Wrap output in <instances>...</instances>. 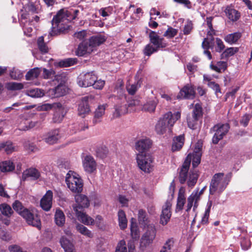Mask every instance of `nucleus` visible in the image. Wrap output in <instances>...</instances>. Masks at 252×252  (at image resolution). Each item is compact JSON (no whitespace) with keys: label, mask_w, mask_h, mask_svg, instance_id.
Segmentation results:
<instances>
[{"label":"nucleus","mask_w":252,"mask_h":252,"mask_svg":"<svg viewBox=\"0 0 252 252\" xmlns=\"http://www.w3.org/2000/svg\"><path fill=\"white\" fill-rule=\"evenodd\" d=\"M72 12L66 9H60L52 20L51 31L50 34L55 35L67 29L69 21L75 19V16L71 15Z\"/></svg>","instance_id":"1"},{"label":"nucleus","mask_w":252,"mask_h":252,"mask_svg":"<svg viewBox=\"0 0 252 252\" xmlns=\"http://www.w3.org/2000/svg\"><path fill=\"white\" fill-rule=\"evenodd\" d=\"M75 201L76 203L72 207L78 220L85 225H93L94 219L84 212V209L88 208L90 205L88 197L83 194H78L75 196Z\"/></svg>","instance_id":"2"},{"label":"nucleus","mask_w":252,"mask_h":252,"mask_svg":"<svg viewBox=\"0 0 252 252\" xmlns=\"http://www.w3.org/2000/svg\"><path fill=\"white\" fill-rule=\"evenodd\" d=\"M181 117V113L177 111L174 114L168 112L159 119L156 125L155 129L158 134H164L167 130L171 131V127Z\"/></svg>","instance_id":"3"},{"label":"nucleus","mask_w":252,"mask_h":252,"mask_svg":"<svg viewBox=\"0 0 252 252\" xmlns=\"http://www.w3.org/2000/svg\"><path fill=\"white\" fill-rule=\"evenodd\" d=\"M230 178V174H214L210 185V194L213 195L217 190L219 193H221L227 187Z\"/></svg>","instance_id":"4"},{"label":"nucleus","mask_w":252,"mask_h":252,"mask_svg":"<svg viewBox=\"0 0 252 252\" xmlns=\"http://www.w3.org/2000/svg\"><path fill=\"white\" fill-rule=\"evenodd\" d=\"M149 37L150 41L153 45L149 44L146 46L144 50V53L145 55L149 56L153 53L158 51L159 49L164 48L167 45L164 39L160 38L154 31H151L149 33Z\"/></svg>","instance_id":"5"},{"label":"nucleus","mask_w":252,"mask_h":252,"mask_svg":"<svg viewBox=\"0 0 252 252\" xmlns=\"http://www.w3.org/2000/svg\"><path fill=\"white\" fill-rule=\"evenodd\" d=\"M138 167L145 173H150L154 171V159L150 154H136Z\"/></svg>","instance_id":"6"},{"label":"nucleus","mask_w":252,"mask_h":252,"mask_svg":"<svg viewBox=\"0 0 252 252\" xmlns=\"http://www.w3.org/2000/svg\"><path fill=\"white\" fill-rule=\"evenodd\" d=\"M20 216L25 220L29 225L38 229L41 228L40 218L35 209H24L23 212H21Z\"/></svg>","instance_id":"7"},{"label":"nucleus","mask_w":252,"mask_h":252,"mask_svg":"<svg viewBox=\"0 0 252 252\" xmlns=\"http://www.w3.org/2000/svg\"><path fill=\"white\" fill-rule=\"evenodd\" d=\"M209 29V30L207 32V37L204 39L202 43V46L204 50V54L207 56L209 60H211L212 59V55L208 50L209 49H214V38L213 36L215 35L216 32L213 28Z\"/></svg>","instance_id":"8"},{"label":"nucleus","mask_w":252,"mask_h":252,"mask_svg":"<svg viewBox=\"0 0 252 252\" xmlns=\"http://www.w3.org/2000/svg\"><path fill=\"white\" fill-rule=\"evenodd\" d=\"M229 125L228 124H218L214 126L212 130L215 132L212 138L214 144H217L219 141L222 139L223 136L228 132L229 129Z\"/></svg>","instance_id":"9"},{"label":"nucleus","mask_w":252,"mask_h":252,"mask_svg":"<svg viewBox=\"0 0 252 252\" xmlns=\"http://www.w3.org/2000/svg\"><path fill=\"white\" fill-rule=\"evenodd\" d=\"M96 79L97 76L93 71L82 73L78 77L77 83L80 87H88L92 86Z\"/></svg>","instance_id":"10"},{"label":"nucleus","mask_w":252,"mask_h":252,"mask_svg":"<svg viewBox=\"0 0 252 252\" xmlns=\"http://www.w3.org/2000/svg\"><path fill=\"white\" fill-rule=\"evenodd\" d=\"M156 232L157 230L154 224L148 225L146 232L142 236L141 243L145 247L152 243L155 238Z\"/></svg>","instance_id":"11"},{"label":"nucleus","mask_w":252,"mask_h":252,"mask_svg":"<svg viewBox=\"0 0 252 252\" xmlns=\"http://www.w3.org/2000/svg\"><path fill=\"white\" fill-rule=\"evenodd\" d=\"M120 99L123 101L121 104H118L115 106V111L113 112V117H119L121 115L124 114L128 112L126 101V94L124 93L123 90H121L119 95Z\"/></svg>","instance_id":"12"},{"label":"nucleus","mask_w":252,"mask_h":252,"mask_svg":"<svg viewBox=\"0 0 252 252\" xmlns=\"http://www.w3.org/2000/svg\"><path fill=\"white\" fill-rule=\"evenodd\" d=\"M171 203L167 200L162 207V212L160 216L159 223L162 225H166L170 220L171 216Z\"/></svg>","instance_id":"13"},{"label":"nucleus","mask_w":252,"mask_h":252,"mask_svg":"<svg viewBox=\"0 0 252 252\" xmlns=\"http://www.w3.org/2000/svg\"><path fill=\"white\" fill-rule=\"evenodd\" d=\"M152 144L149 139H141L135 143V148L138 152L137 154H148L147 151L150 149Z\"/></svg>","instance_id":"14"},{"label":"nucleus","mask_w":252,"mask_h":252,"mask_svg":"<svg viewBox=\"0 0 252 252\" xmlns=\"http://www.w3.org/2000/svg\"><path fill=\"white\" fill-rule=\"evenodd\" d=\"M53 192L49 190L40 200V206L45 211L50 210L52 204Z\"/></svg>","instance_id":"15"},{"label":"nucleus","mask_w":252,"mask_h":252,"mask_svg":"<svg viewBox=\"0 0 252 252\" xmlns=\"http://www.w3.org/2000/svg\"><path fill=\"white\" fill-rule=\"evenodd\" d=\"M93 49L88 41H83L78 45L75 52L76 55L79 57H82L86 54H90Z\"/></svg>","instance_id":"16"},{"label":"nucleus","mask_w":252,"mask_h":252,"mask_svg":"<svg viewBox=\"0 0 252 252\" xmlns=\"http://www.w3.org/2000/svg\"><path fill=\"white\" fill-rule=\"evenodd\" d=\"M198 201L199 196L198 194V191H193L188 198L187 206L186 210V212H189L192 206L193 211H194L198 206Z\"/></svg>","instance_id":"17"},{"label":"nucleus","mask_w":252,"mask_h":252,"mask_svg":"<svg viewBox=\"0 0 252 252\" xmlns=\"http://www.w3.org/2000/svg\"><path fill=\"white\" fill-rule=\"evenodd\" d=\"M83 166L86 172H94L96 169V164L94 158L90 155L86 156L83 160Z\"/></svg>","instance_id":"18"},{"label":"nucleus","mask_w":252,"mask_h":252,"mask_svg":"<svg viewBox=\"0 0 252 252\" xmlns=\"http://www.w3.org/2000/svg\"><path fill=\"white\" fill-rule=\"evenodd\" d=\"M195 93L193 87L189 84L187 85L180 91L179 97L188 99H193L195 97Z\"/></svg>","instance_id":"19"},{"label":"nucleus","mask_w":252,"mask_h":252,"mask_svg":"<svg viewBox=\"0 0 252 252\" xmlns=\"http://www.w3.org/2000/svg\"><path fill=\"white\" fill-rule=\"evenodd\" d=\"M226 16L232 22L237 21L241 17V13L236 9L230 6H227L224 10Z\"/></svg>","instance_id":"20"},{"label":"nucleus","mask_w":252,"mask_h":252,"mask_svg":"<svg viewBox=\"0 0 252 252\" xmlns=\"http://www.w3.org/2000/svg\"><path fill=\"white\" fill-rule=\"evenodd\" d=\"M66 93V87L62 83H60L58 86L48 91L49 95L53 97H58L63 95Z\"/></svg>","instance_id":"21"},{"label":"nucleus","mask_w":252,"mask_h":252,"mask_svg":"<svg viewBox=\"0 0 252 252\" xmlns=\"http://www.w3.org/2000/svg\"><path fill=\"white\" fill-rule=\"evenodd\" d=\"M59 130L54 129L48 132L44 138L45 142L50 145L56 143L60 137Z\"/></svg>","instance_id":"22"},{"label":"nucleus","mask_w":252,"mask_h":252,"mask_svg":"<svg viewBox=\"0 0 252 252\" xmlns=\"http://www.w3.org/2000/svg\"><path fill=\"white\" fill-rule=\"evenodd\" d=\"M88 96L84 97L78 106V114L82 117H84L85 115L88 114L90 111V109L88 103Z\"/></svg>","instance_id":"23"},{"label":"nucleus","mask_w":252,"mask_h":252,"mask_svg":"<svg viewBox=\"0 0 252 252\" xmlns=\"http://www.w3.org/2000/svg\"><path fill=\"white\" fill-rule=\"evenodd\" d=\"M242 37L240 32H235L226 35L224 37V41L230 45L236 44Z\"/></svg>","instance_id":"24"},{"label":"nucleus","mask_w":252,"mask_h":252,"mask_svg":"<svg viewBox=\"0 0 252 252\" xmlns=\"http://www.w3.org/2000/svg\"><path fill=\"white\" fill-rule=\"evenodd\" d=\"M106 37L104 35L101 34H98L95 36H92L91 38H90L89 44L92 47V49L94 50V48L97 46H99L101 44L103 43L106 40Z\"/></svg>","instance_id":"25"},{"label":"nucleus","mask_w":252,"mask_h":252,"mask_svg":"<svg viewBox=\"0 0 252 252\" xmlns=\"http://www.w3.org/2000/svg\"><path fill=\"white\" fill-rule=\"evenodd\" d=\"M60 243L65 252H75L74 245L66 238L62 237L60 239Z\"/></svg>","instance_id":"26"},{"label":"nucleus","mask_w":252,"mask_h":252,"mask_svg":"<svg viewBox=\"0 0 252 252\" xmlns=\"http://www.w3.org/2000/svg\"><path fill=\"white\" fill-rule=\"evenodd\" d=\"M184 136L180 135L173 139L172 146V150L173 152L180 150L183 147L184 143Z\"/></svg>","instance_id":"27"},{"label":"nucleus","mask_w":252,"mask_h":252,"mask_svg":"<svg viewBox=\"0 0 252 252\" xmlns=\"http://www.w3.org/2000/svg\"><path fill=\"white\" fill-rule=\"evenodd\" d=\"M138 220L140 224L143 225L144 227L148 226L150 224V220L148 215L145 210L140 209L138 213Z\"/></svg>","instance_id":"28"},{"label":"nucleus","mask_w":252,"mask_h":252,"mask_svg":"<svg viewBox=\"0 0 252 252\" xmlns=\"http://www.w3.org/2000/svg\"><path fill=\"white\" fill-rule=\"evenodd\" d=\"M55 222L60 227L63 226L65 221V216L63 212L60 209H58L55 214Z\"/></svg>","instance_id":"29"},{"label":"nucleus","mask_w":252,"mask_h":252,"mask_svg":"<svg viewBox=\"0 0 252 252\" xmlns=\"http://www.w3.org/2000/svg\"><path fill=\"white\" fill-rule=\"evenodd\" d=\"M15 165L10 160H5L0 162V170L2 172H12L15 169Z\"/></svg>","instance_id":"30"},{"label":"nucleus","mask_w":252,"mask_h":252,"mask_svg":"<svg viewBox=\"0 0 252 252\" xmlns=\"http://www.w3.org/2000/svg\"><path fill=\"white\" fill-rule=\"evenodd\" d=\"M185 203L186 197L185 196V192L184 191H182L181 189H180L177 200L176 212H177L183 210Z\"/></svg>","instance_id":"31"},{"label":"nucleus","mask_w":252,"mask_h":252,"mask_svg":"<svg viewBox=\"0 0 252 252\" xmlns=\"http://www.w3.org/2000/svg\"><path fill=\"white\" fill-rule=\"evenodd\" d=\"M77 176H75L73 174H67V176L65 178V182L68 188L70 190H77V188H74L73 186V183L75 182V181L78 182L79 179H81L79 177V174H76Z\"/></svg>","instance_id":"32"},{"label":"nucleus","mask_w":252,"mask_h":252,"mask_svg":"<svg viewBox=\"0 0 252 252\" xmlns=\"http://www.w3.org/2000/svg\"><path fill=\"white\" fill-rule=\"evenodd\" d=\"M38 124V122L37 121L23 120L20 124V129L25 131L28 130L35 126Z\"/></svg>","instance_id":"33"},{"label":"nucleus","mask_w":252,"mask_h":252,"mask_svg":"<svg viewBox=\"0 0 252 252\" xmlns=\"http://www.w3.org/2000/svg\"><path fill=\"white\" fill-rule=\"evenodd\" d=\"M119 225L120 228L122 230L125 229L127 227V220L125 212L120 210L118 213Z\"/></svg>","instance_id":"34"},{"label":"nucleus","mask_w":252,"mask_h":252,"mask_svg":"<svg viewBox=\"0 0 252 252\" xmlns=\"http://www.w3.org/2000/svg\"><path fill=\"white\" fill-rule=\"evenodd\" d=\"M42 71V68L35 67L30 70L26 75L27 80H32L38 77Z\"/></svg>","instance_id":"35"},{"label":"nucleus","mask_w":252,"mask_h":252,"mask_svg":"<svg viewBox=\"0 0 252 252\" xmlns=\"http://www.w3.org/2000/svg\"><path fill=\"white\" fill-rule=\"evenodd\" d=\"M42 71H43L42 77L44 79H49L54 76L55 80H53V82L54 83L55 81L59 82L60 77L58 75H55V72L53 70H48L45 68H42Z\"/></svg>","instance_id":"36"},{"label":"nucleus","mask_w":252,"mask_h":252,"mask_svg":"<svg viewBox=\"0 0 252 252\" xmlns=\"http://www.w3.org/2000/svg\"><path fill=\"white\" fill-rule=\"evenodd\" d=\"M106 105H102L98 106L94 113L93 123L96 124L100 121L99 119L101 118L104 114Z\"/></svg>","instance_id":"37"},{"label":"nucleus","mask_w":252,"mask_h":252,"mask_svg":"<svg viewBox=\"0 0 252 252\" xmlns=\"http://www.w3.org/2000/svg\"><path fill=\"white\" fill-rule=\"evenodd\" d=\"M0 150H3L7 154H10L15 151V147L10 141H6L0 144Z\"/></svg>","instance_id":"38"},{"label":"nucleus","mask_w":252,"mask_h":252,"mask_svg":"<svg viewBox=\"0 0 252 252\" xmlns=\"http://www.w3.org/2000/svg\"><path fill=\"white\" fill-rule=\"evenodd\" d=\"M65 115V113L64 110L62 108H59L54 114L53 118V122L56 123H61L63 121Z\"/></svg>","instance_id":"39"},{"label":"nucleus","mask_w":252,"mask_h":252,"mask_svg":"<svg viewBox=\"0 0 252 252\" xmlns=\"http://www.w3.org/2000/svg\"><path fill=\"white\" fill-rule=\"evenodd\" d=\"M77 230L81 234L86 236L89 238H92L93 237V234L89 230L86 226H84L82 224L78 223L76 226Z\"/></svg>","instance_id":"40"},{"label":"nucleus","mask_w":252,"mask_h":252,"mask_svg":"<svg viewBox=\"0 0 252 252\" xmlns=\"http://www.w3.org/2000/svg\"><path fill=\"white\" fill-rule=\"evenodd\" d=\"M26 94L28 96L32 97H40L44 94L43 91L38 88L27 90Z\"/></svg>","instance_id":"41"},{"label":"nucleus","mask_w":252,"mask_h":252,"mask_svg":"<svg viewBox=\"0 0 252 252\" xmlns=\"http://www.w3.org/2000/svg\"><path fill=\"white\" fill-rule=\"evenodd\" d=\"M157 101L156 100H150L144 104L143 110L149 112H153L155 110Z\"/></svg>","instance_id":"42"},{"label":"nucleus","mask_w":252,"mask_h":252,"mask_svg":"<svg viewBox=\"0 0 252 252\" xmlns=\"http://www.w3.org/2000/svg\"><path fill=\"white\" fill-rule=\"evenodd\" d=\"M0 210L3 215L7 217H10L13 213L11 207L6 203L0 205Z\"/></svg>","instance_id":"43"},{"label":"nucleus","mask_w":252,"mask_h":252,"mask_svg":"<svg viewBox=\"0 0 252 252\" xmlns=\"http://www.w3.org/2000/svg\"><path fill=\"white\" fill-rule=\"evenodd\" d=\"M37 46L39 51L42 54H45L48 51V47L44 41V37L41 36L37 39Z\"/></svg>","instance_id":"44"},{"label":"nucleus","mask_w":252,"mask_h":252,"mask_svg":"<svg viewBox=\"0 0 252 252\" xmlns=\"http://www.w3.org/2000/svg\"><path fill=\"white\" fill-rule=\"evenodd\" d=\"M191 161V155L190 154H189L182 165L179 173H188Z\"/></svg>","instance_id":"45"},{"label":"nucleus","mask_w":252,"mask_h":252,"mask_svg":"<svg viewBox=\"0 0 252 252\" xmlns=\"http://www.w3.org/2000/svg\"><path fill=\"white\" fill-rule=\"evenodd\" d=\"M130 232L131 237L133 240H137L139 238L140 232L136 223H131L130 226Z\"/></svg>","instance_id":"46"},{"label":"nucleus","mask_w":252,"mask_h":252,"mask_svg":"<svg viewBox=\"0 0 252 252\" xmlns=\"http://www.w3.org/2000/svg\"><path fill=\"white\" fill-rule=\"evenodd\" d=\"M6 88L8 90L18 91L23 89L24 85L21 83L9 82L6 84Z\"/></svg>","instance_id":"47"},{"label":"nucleus","mask_w":252,"mask_h":252,"mask_svg":"<svg viewBox=\"0 0 252 252\" xmlns=\"http://www.w3.org/2000/svg\"><path fill=\"white\" fill-rule=\"evenodd\" d=\"M202 116V107L199 103L195 104L192 111V115L195 120H198Z\"/></svg>","instance_id":"48"},{"label":"nucleus","mask_w":252,"mask_h":252,"mask_svg":"<svg viewBox=\"0 0 252 252\" xmlns=\"http://www.w3.org/2000/svg\"><path fill=\"white\" fill-rule=\"evenodd\" d=\"M141 81L140 80H138L136 83L132 85H128L126 86L127 92L130 94H134L138 88L141 87Z\"/></svg>","instance_id":"49"},{"label":"nucleus","mask_w":252,"mask_h":252,"mask_svg":"<svg viewBox=\"0 0 252 252\" xmlns=\"http://www.w3.org/2000/svg\"><path fill=\"white\" fill-rule=\"evenodd\" d=\"M108 154V148L105 146L98 147L96 151V154L97 157L103 159L105 158Z\"/></svg>","instance_id":"50"},{"label":"nucleus","mask_w":252,"mask_h":252,"mask_svg":"<svg viewBox=\"0 0 252 252\" xmlns=\"http://www.w3.org/2000/svg\"><path fill=\"white\" fill-rule=\"evenodd\" d=\"M191 155L192 164L193 167H197L200 163L202 153H193L190 154Z\"/></svg>","instance_id":"51"},{"label":"nucleus","mask_w":252,"mask_h":252,"mask_svg":"<svg viewBox=\"0 0 252 252\" xmlns=\"http://www.w3.org/2000/svg\"><path fill=\"white\" fill-rule=\"evenodd\" d=\"M239 51L238 47H229L226 49L223 52L222 55L225 58H228L233 56Z\"/></svg>","instance_id":"52"},{"label":"nucleus","mask_w":252,"mask_h":252,"mask_svg":"<svg viewBox=\"0 0 252 252\" xmlns=\"http://www.w3.org/2000/svg\"><path fill=\"white\" fill-rule=\"evenodd\" d=\"M11 78L14 80H19L23 77V73L18 69L12 68L10 72Z\"/></svg>","instance_id":"53"},{"label":"nucleus","mask_w":252,"mask_h":252,"mask_svg":"<svg viewBox=\"0 0 252 252\" xmlns=\"http://www.w3.org/2000/svg\"><path fill=\"white\" fill-rule=\"evenodd\" d=\"M77 63V59L75 58H68L60 63L61 66L68 67L74 65Z\"/></svg>","instance_id":"54"},{"label":"nucleus","mask_w":252,"mask_h":252,"mask_svg":"<svg viewBox=\"0 0 252 252\" xmlns=\"http://www.w3.org/2000/svg\"><path fill=\"white\" fill-rule=\"evenodd\" d=\"M198 174H189L187 184L189 187H193L196 184L198 180Z\"/></svg>","instance_id":"55"},{"label":"nucleus","mask_w":252,"mask_h":252,"mask_svg":"<svg viewBox=\"0 0 252 252\" xmlns=\"http://www.w3.org/2000/svg\"><path fill=\"white\" fill-rule=\"evenodd\" d=\"M13 209L17 212L20 215L21 212H23L24 209L26 208L24 207L21 202L18 200H16L12 204Z\"/></svg>","instance_id":"56"},{"label":"nucleus","mask_w":252,"mask_h":252,"mask_svg":"<svg viewBox=\"0 0 252 252\" xmlns=\"http://www.w3.org/2000/svg\"><path fill=\"white\" fill-rule=\"evenodd\" d=\"M40 174H23L21 181H34L38 179Z\"/></svg>","instance_id":"57"},{"label":"nucleus","mask_w":252,"mask_h":252,"mask_svg":"<svg viewBox=\"0 0 252 252\" xmlns=\"http://www.w3.org/2000/svg\"><path fill=\"white\" fill-rule=\"evenodd\" d=\"M61 171L63 172H67V173H74V172L70 169L69 163L67 161H64L63 163L59 165Z\"/></svg>","instance_id":"58"},{"label":"nucleus","mask_w":252,"mask_h":252,"mask_svg":"<svg viewBox=\"0 0 252 252\" xmlns=\"http://www.w3.org/2000/svg\"><path fill=\"white\" fill-rule=\"evenodd\" d=\"M115 252H127L126 242L122 240L117 245Z\"/></svg>","instance_id":"59"},{"label":"nucleus","mask_w":252,"mask_h":252,"mask_svg":"<svg viewBox=\"0 0 252 252\" xmlns=\"http://www.w3.org/2000/svg\"><path fill=\"white\" fill-rule=\"evenodd\" d=\"M178 32V31L172 27H169L163 34V36L167 38H172L175 36Z\"/></svg>","instance_id":"60"},{"label":"nucleus","mask_w":252,"mask_h":252,"mask_svg":"<svg viewBox=\"0 0 252 252\" xmlns=\"http://www.w3.org/2000/svg\"><path fill=\"white\" fill-rule=\"evenodd\" d=\"M216 47L215 48V50L217 52L220 53L224 49L225 45L222 40L219 38H216Z\"/></svg>","instance_id":"61"},{"label":"nucleus","mask_w":252,"mask_h":252,"mask_svg":"<svg viewBox=\"0 0 252 252\" xmlns=\"http://www.w3.org/2000/svg\"><path fill=\"white\" fill-rule=\"evenodd\" d=\"M240 244L242 249L244 250H248L251 246V242L250 240L245 237L241 238Z\"/></svg>","instance_id":"62"},{"label":"nucleus","mask_w":252,"mask_h":252,"mask_svg":"<svg viewBox=\"0 0 252 252\" xmlns=\"http://www.w3.org/2000/svg\"><path fill=\"white\" fill-rule=\"evenodd\" d=\"M207 85L215 92V94L217 96L219 93L221 94L220 89L218 84L213 81L212 82L208 83Z\"/></svg>","instance_id":"63"},{"label":"nucleus","mask_w":252,"mask_h":252,"mask_svg":"<svg viewBox=\"0 0 252 252\" xmlns=\"http://www.w3.org/2000/svg\"><path fill=\"white\" fill-rule=\"evenodd\" d=\"M173 241L170 239L168 240L162 249L161 250L160 252H171L170 250L172 246H173Z\"/></svg>","instance_id":"64"}]
</instances>
